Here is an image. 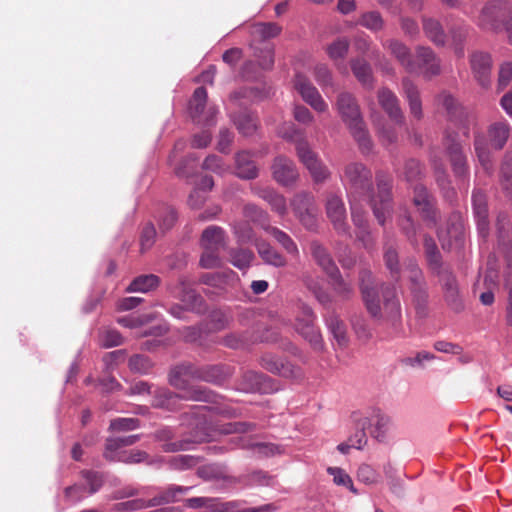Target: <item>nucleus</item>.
Segmentation results:
<instances>
[{"label": "nucleus", "mask_w": 512, "mask_h": 512, "mask_svg": "<svg viewBox=\"0 0 512 512\" xmlns=\"http://www.w3.org/2000/svg\"><path fill=\"white\" fill-rule=\"evenodd\" d=\"M373 174L361 162L345 165L341 181L351 198L366 196L373 214L380 225H384L392 215V179L384 173L376 174V192L373 187Z\"/></svg>", "instance_id": "1"}, {"label": "nucleus", "mask_w": 512, "mask_h": 512, "mask_svg": "<svg viewBox=\"0 0 512 512\" xmlns=\"http://www.w3.org/2000/svg\"><path fill=\"white\" fill-rule=\"evenodd\" d=\"M359 281L363 302L371 318L377 322H385L397 327L401 322V305L395 288L391 285H381L380 292L384 297V312H382L379 291L372 285L371 271L362 269L359 273Z\"/></svg>", "instance_id": "2"}, {"label": "nucleus", "mask_w": 512, "mask_h": 512, "mask_svg": "<svg viewBox=\"0 0 512 512\" xmlns=\"http://www.w3.org/2000/svg\"><path fill=\"white\" fill-rule=\"evenodd\" d=\"M336 109L354 140L357 142L360 152L363 155L371 153L373 142L355 97L348 92L340 93L337 96Z\"/></svg>", "instance_id": "3"}, {"label": "nucleus", "mask_w": 512, "mask_h": 512, "mask_svg": "<svg viewBox=\"0 0 512 512\" xmlns=\"http://www.w3.org/2000/svg\"><path fill=\"white\" fill-rule=\"evenodd\" d=\"M473 21L483 31L499 32L504 27L512 45V2L509 0L487 1Z\"/></svg>", "instance_id": "4"}, {"label": "nucleus", "mask_w": 512, "mask_h": 512, "mask_svg": "<svg viewBox=\"0 0 512 512\" xmlns=\"http://www.w3.org/2000/svg\"><path fill=\"white\" fill-rule=\"evenodd\" d=\"M199 366L185 362L175 366L169 375L170 384L183 391V397L191 401L212 402L215 395L209 389L202 386L190 385V381H198Z\"/></svg>", "instance_id": "5"}, {"label": "nucleus", "mask_w": 512, "mask_h": 512, "mask_svg": "<svg viewBox=\"0 0 512 512\" xmlns=\"http://www.w3.org/2000/svg\"><path fill=\"white\" fill-rule=\"evenodd\" d=\"M315 320L316 316L312 308L302 303L299 306L294 326L297 333L308 341L315 350H320L323 346V340Z\"/></svg>", "instance_id": "6"}, {"label": "nucleus", "mask_w": 512, "mask_h": 512, "mask_svg": "<svg viewBox=\"0 0 512 512\" xmlns=\"http://www.w3.org/2000/svg\"><path fill=\"white\" fill-rule=\"evenodd\" d=\"M297 157L309 171L315 183H324L330 178L331 172L329 168L322 162L318 154L312 150L308 142H301L298 145Z\"/></svg>", "instance_id": "7"}, {"label": "nucleus", "mask_w": 512, "mask_h": 512, "mask_svg": "<svg viewBox=\"0 0 512 512\" xmlns=\"http://www.w3.org/2000/svg\"><path fill=\"white\" fill-rule=\"evenodd\" d=\"M325 211L337 234L350 237V226L347 222V211L342 197L333 192L328 193Z\"/></svg>", "instance_id": "8"}, {"label": "nucleus", "mask_w": 512, "mask_h": 512, "mask_svg": "<svg viewBox=\"0 0 512 512\" xmlns=\"http://www.w3.org/2000/svg\"><path fill=\"white\" fill-rule=\"evenodd\" d=\"M292 209L299 221L309 230L317 226L318 208L315 197L308 192L296 194L291 201Z\"/></svg>", "instance_id": "9"}, {"label": "nucleus", "mask_w": 512, "mask_h": 512, "mask_svg": "<svg viewBox=\"0 0 512 512\" xmlns=\"http://www.w3.org/2000/svg\"><path fill=\"white\" fill-rule=\"evenodd\" d=\"M415 74H420L426 79H431L441 73V59L428 46H417L415 59H413Z\"/></svg>", "instance_id": "10"}, {"label": "nucleus", "mask_w": 512, "mask_h": 512, "mask_svg": "<svg viewBox=\"0 0 512 512\" xmlns=\"http://www.w3.org/2000/svg\"><path fill=\"white\" fill-rule=\"evenodd\" d=\"M207 91L204 87H198L189 102V113L197 123L204 125L214 124L217 109L213 106L206 109Z\"/></svg>", "instance_id": "11"}, {"label": "nucleus", "mask_w": 512, "mask_h": 512, "mask_svg": "<svg viewBox=\"0 0 512 512\" xmlns=\"http://www.w3.org/2000/svg\"><path fill=\"white\" fill-rule=\"evenodd\" d=\"M413 204L417 207L422 219L428 226H435L438 221V212L435 208V199L421 184L414 187Z\"/></svg>", "instance_id": "12"}, {"label": "nucleus", "mask_w": 512, "mask_h": 512, "mask_svg": "<svg viewBox=\"0 0 512 512\" xmlns=\"http://www.w3.org/2000/svg\"><path fill=\"white\" fill-rule=\"evenodd\" d=\"M465 233V223L463 216L459 212H453L448 220L445 230L438 231V239L441 242L443 249H450L453 244L459 245L462 243Z\"/></svg>", "instance_id": "13"}, {"label": "nucleus", "mask_w": 512, "mask_h": 512, "mask_svg": "<svg viewBox=\"0 0 512 512\" xmlns=\"http://www.w3.org/2000/svg\"><path fill=\"white\" fill-rule=\"evenodd\" d=\"M433 273L439 278L447 303L454 310L459 311L462 308V302L459 295L458 282L451 268L445 266Z\"/></svg>", "instance_id": "14"}, {"label": "nucleus", "mask_w": 512, "mask_h": 512, "mask_svg": "<svg viewBox=\"0 0 512 512\" xmlns=\"http://www.w3.org/2000/svg\"><path fill=\"white\" fill-rule=\"evenodd\" d=\"M444 146L453 172L456 177H465L468 174V166L466 156L463 153L461 144L456 140L455 134L446 133L444 138Z\"/></svg>", "instance_id": "15"}, {"label": "nucleus", "mask_w": 512, "mask_h": 512, "mask_svg": "<svg viewBox=\"0 0 512 512\" xmlns=\"http://www.w3.org/2000/svg\"><path fill=\"white\" fill-rule=\"evenodd\" d=\"M260 365L267 371L285 378L299 379L303 375L300 367L271 354H264L260 359Z\"/></svg>", "instance_id": "16"}, {"label": "nucleus", "mask_w": 512, "mask_h": 512, "mask_svg": "<svg viewBox=\"0 0 512 512\" xmlns=\"http://www.w3.org/2000/svg\"><path fill=\"white\" fill-rule=\"evenodd\" d=\"M294 87L300 93L303 100L319 113L326 112L328 105L319 94L316 87L303 75H296Z\"/></svg>", "instance_id": "17"}, {"label": "nucleus", "mask_w": 512, "mask_h": 512, "mask_svg": "<svg viewBox=\"0 0 512 512\" xmlns=\"http://www.w3.org/2000/svg\"><path fill=\"white\" fill-rule=\"evenodd\" d=\"M273 178L283 186L294 184L299 178L297 167L293 160L280 155L277 156L272 164Z\"/></svg>", "instance_id": "18"}, {"label": "nucleus", "mask_w": 512, "mask_h": 512, "mask_svg": "<svg viewBox=\"0 0 512 512\" xmlns=\"http://www.w3.org/2000/svg\"><path fill=\"white\" fill-rule=\"evenodd\" d=\"M472 207L479 233L485 237L489 231V208L485 192L475 188L472 192Z\"/></svg>", "instance_id": "19"}, {"label": "nucleus", "mask_w": 512, "mask_h": 512, "mask_svg": "<svg viewBox=\"0 0 512 512\" xmlns=\"http://www.w3.org/2000/svg\"><path fill=\"white\" fill-rule=\"evenodd\" d=\"M175 297L185 305L188 311L202 313L205 310L203 298L188 285L183 277L179 279Z\"/></svg>", "instance_id": "20"}, {"label": "nucleus", "mask_w": 512, "mask_h": 512, "mask_svg": "<svg viewBox=\"0 0 512 512\" xmlns=\"http://www.w3.org/2000/svg\"><path fill=\"white\" fill-rule=\"evenodd\" d=\"M471 68L479 84L487 88L491 82L492 59L490 54L475 52L471 56Z\"/></svg>", "instance_id": "21"}, {"label": "nucleus", "mask_w": 512, "mask_h": 512, "mask_svg": "<svg viewBox=\"0 0 512 512\" xmlns=\"http://www.w3.org/2000/svg\"><path fill=\"white\" fill-rule=\"evenodd\" d=\"M383 47L398 61L406 72L413 74L416 65L413 64V56L410 48L403 42L390 39L383 42Z\"/></svg>", "instance_id": "22"}, {"label": "nucleus", "mask_w": 512, "mask_h": 512, "mask_svg": "<svg viewBox=\"0 0 512 512\" xmlns=\"http://www.w3.org/2000/svg\"><path fill=\"white\" fill-rule=\"evenodd\" d=\"M378 101L389 118L398 125L404 123V115L399 105V99L388 88H381L378 91Z\"/></svg>", "instance_id": "23"}, {"label": "nucleus", "mask_w": 512, "mask_h": 512, "mask_svg": "<svg viewBox=\"0 0 512 512\" xmlns=\"http://www.w3.org/2000/svg\"><path fill=\"white\" fill-rule=\"evenodd\" d=\"M310 251L318 266L328 275H337L338 267L327 248L317 240L310 243Z\"/></svg>", "instance_id": "24"}, {"label": "nucleus", "mask_w": 512, "mask_h": 512, "mask_svg": "<svg viewBox=\"0 0 512 512\" xmlns=\"http://www.w3.org/2000/svg\"><path fill=\"white\" fill-rule=\"evenodd\" d=\"M402 87L404 96L408 102L411 115L417 120L422 119V102L420 91L415 83L408 77L402 79Z\"/></svg>", "instance_id": "25"}, {"label": "nucleus", "mask_w": 512, "mask_h": 512, "mask_svg": "<svg viewBox=\"0 0 512 512\" xmlns=\"http://www.w3.org/2000/svg\"><path fill=\"white\" fill-rule=\"evenodd\" d=\"M200 243L203 249L221 250L225 247V231L219 226H208L202 232Z\"/></svg>", "instance_id": "26"}, {"label": "nucleus", "mask_w": 512, "mask_h": 512, "mask_svg": "<svg viewBox=\"0 0 512 512\" xmlns=\"http://www.w3.org/2000/svg\"><path fill=\"white\" fill-rule=\"evenodd\" d=\"M422 26L425 36L436 46L443 47L447 42V35L442 24L430 17H424Z\"/></svg>", "instance_id": "27"}, {"label": "nucleus", "mask_w": 512, "mask_h": 512, "mask_svg": "<svg viewBox=\"0 0 512 512\" xmlns=\"http://www.w3.org/2000/svg\"><path fill=\"white\" fill-rule=\"evenodd\" d=\"M182 400H186L183 397V391L181 393H174L167 389H158L154 396L152 405L156 408L174 411L180 408V402Z\"/></svg>", "instance_id": "28"}, {"label": "nucleus", "mask_w": 512, "mask_h": 512, "mask_svg": "<svg viewBox=\"0 0 512 512\" xmlns=\"http://www.w3.org/2000/svg\"><path fill=\"white\" fill-rule=\"evenodd\" d=\"M253 192L264 201H266L271 209L278 213L280 216H284L287 213V203L283 195L277 193L270 188H254Z\"/></svg>", "instance_id": "29"}, {"label": "nucleus", "mask_w": 512, "mask_h": 512, "mask_svg": "<svg viewBox=\"0 0 512 512\" xmlns=\"http://www.w3.org/2000/svg\"><path fill=\"white\" fill-rule=\"evenodd\" d=\"M236 174L243 179H253L257 177L258 170L252 155L248 151H241L235 156Z\"/></svg>", "instance_id": "30"}, {"label": "nucleus", "mask_w": 512, "mask_h": 512, "mask_svg": "<svg viewBox=\"0 0 512 512\" xmlns=\"http://www.w3.org/2000/svg\"><path fill=\"white\" fill-rule=\"evenodd\" d=\"M189 490L190 487L170 485L150 499L148 501V505L154 507L162 504L174 503L179 500L181 495L186 494Z\"/></svg>", "instance_id": "31"}, {"label": "nucleus", "mask_w": 512, "mask_h": 512, "mask_svg": "<svg viewBox=\"0 0 512 512\" xmlns=\"http://www.w3.org/2000/svg\"><path fill=\"white\" fill-rule=\"evenodd\" d=\"M325 322L337 343L340 346H346L348 335L344 321L334 311H331L325 316Z\"/></svg>", "instance_id": "32"}, {"label": "nucleus", "mask_w": 512, "mask_h": 512, "mask_svg": "<svg viewBox=\"0 0 512 512\" xmlns=\"http://www.w3.org/2000/svg\"><path fill=\"white\" fill-rule=\"evenodd\" d=\"M351 70L356 79L365 87H373V73L370 64L363 58H354L350 61Z\"/></svg>", "instance_id": "33"}, {"label": "nucleus", "mask_w": 512, "mask_h": 512, "mask_svg": "<svg viewBox=\"0 0 512 512\" xmlns=\"http://www.w3.org/2000/svg\"><path fill=\"white\" fill-rule=\"evenodd\" d=\"M423 246L428 266L432 272L445 267V265L442 263V256L437 247V244L431 236H424Z\"/></svg>", "instance_id": "34"}, {"label": "nucleus", "mask_w": 512, "mask_h": 512, "mask_svg": "<svg viewBox=\"0 0 512 512\" xmlns=\"http://www.w3.org/2000/svg\"><path fill=\"white\" fill-rule=\"evenodd\" d=\"M256 247L259 256L262 260L270 265L275 267H283L286 265L285 257L280 254L275 248H273L269 243L264 241H257Z\"/></svg>", "instance_id": "35"}, {"label": "nucleus", "mask_w": 512, "mask_h": 512, "mask_svg": "<svg viewBox=\"0 0 512 512\" xmlns=\"http://www.w3.org/2000/svg\"><path fill=\"white\" fill-rule=\"evenodd\" d=\"M243 216L247 221L262 227L266 232H268V228L272 227L269 224V215L267 212L255 204H245L243 207Z\"/></svg>", "instance_id": "36"}, {"label": "nucleus", "mask_w": 512, "mask_h": 512, "mask_svg": "<svg viewBox=\"0 0 512 512\" xmlns=\"http://www.w3.org/2000/svg\"><path fill=\"white\" fill-rule=\"evenodd\" d=\"M489 138L491 145L495 149H502L507 142L510 134V126L507 122H495L489 128Z\"/></svg>", "instance_id": "37"}, {"label": "nucleus", "mask_w": 512, "mask_h": 512, "mask_svg": "<svg viewBox=\"0 0 512 512\" xmlns=\"http://www.w3.org/2000/svg\"><path fill=\"white\" fill-rule=\"evenodd\" d=\"M240 442L242 448L252 449L258 456L268 457L282 453L281 447L273 443L255 442L242 437Z\"/></svg>", "instance_id": "38"}, {"label": "nucleus", "mask_w": 512, "mask_h": 512, "mask_svg": "<svg viewBox=\"0 0 512 512\" xmlns=\"http://www.w3.org/2000/svg\"><path fill=\"white\" fill-rule=\"evenodd\" d=\"M155 439L160 442H164L162 449L165 452H177L187 449L189 441H175L172 442L173 432L170 428H162L156 431Z\"/></svg>", "instance_id": "39"}, {"label": "nucleus", "mask_w": 512, "mask_h": 512, "mask_svg": "<svg viewBox=\"0 0 512 512\" xmlns=\"http://www.w3.org/2000/svg\"><path fill=\"white\" fill-rule=\"evenodd\" d=\"M469 30V25L463 20L457 21L449 27V36L456 53H463L462 46L468 36Z\"/></svg>", "instance_id": "40"}, {"label": "nucleus", "mask_w": 512, "mask_h": 512, "mask_svg": "<svg viewBox=\"0 0 512 512\" xmlns=\"http://www.w3.org/2000/svg\"><path fill=\"white\" fill-rule=\"evenodd\" d=\"M227 375L228 371L222 365L199 366L198 381L221 383Z\"/></svg>", "instance_id": "41"}, {"label": "nucleus", "mask_w": 512, "mask_h": 512, "mask_svg": "<svg viewBox=\"0 0 512 512\" xmlns=\"http://www.w3.org/2000/svg\"><path fill=\"white\" fill-rule=\"evenodd\" d=\"M356 432L349 437V442L356 449H362L367 444L366 429L372 426V420L368 417L355 418Z\"/></svg>", "instance_id": "42"}, {"label": "nucleus", "mask_w": 512, "mask_h": 512, "mask_svg": "<svg viewBox=\"0 0 512 512\" xmlns=\"http://www.w3.org/2000/svg\"><path fill=\"white\" fill-rule=\"evenodd\" d=\"M160 284V278L154 274L140 275L136 277L128 286V292H142L147 293Z\"/></svg>", "instance_id": "43"}, {"label": "nucleus", "mask_w": 512, "mask_h": 512, "mask_svg": "<svg viewBox=\"0 0 512 512\" xmlns=\"http://www.w3.org/2000/svg\"><path fill=\"white\" fill-rule=\"evenodd\" d=\"M156 219L160 231L165 233L176 224L178 215L173 207L163 205L158 209Z\"/></svg>", "instance_id": "44"}, {"label": "nucleus", "mask_w": 512, "mask_h": 512, "mask_svg": "<svg viewBox=\"0 0 512 512\" xmlns=\"http://www.w3.org/2000/svg\"><path fill=\"white\" fill-rule=\"evenodd\" d=\"M234 123L241 134L250 136L255 133L258 127V119L248 112H241L234 118Z\"/></svg>", "instance_id": "45"}, {"label": "nucleus", "mask_w": 512, "mask_h": 512, "mask_svg": "<svg viewBox=\"0 0 512 512\" xmlns=\"http://www.w3.org/2000/svg\"><path fill=\"white\" fill-rule=\"evenodd\" d=\"M278 135L283 139L295 144L296 154L298 155V145L301 142H308L305 132L297 128L293 123L282 125L278 130Z\"/></svg>", "instance_id": "46"}, {"label": "nucleus", "mask_w": 512, "mask_h": 512, "mask_svg": "<svg viewBox=\"0 0 512 512\" xmlns=\"http://www.w3.org/2000/svg\"><path fill=\"white\" fill-rule=\"evenodd\" d=\"M384 262L386 268L390 271L391 276L396 280L400 277V264L397 249L393 244L386 242L384 244Z\"/></svg>", "instance_id": "47"}, {"label": "nucleus", "mask_w": 512, "mask_h": 512, "mask_svg": "<svg viewBox=\"0 0 512 512\" xmlns=\"http://www.w3.org/2000/svg\"><path fill=\"white\" fill-rule=\"evenodd\" d=\"M268 233L287 251V253L298 257L299 250L294 240L284 231L277 227L268 228Z\"/></svg>", "instance_id": "48"}, {"label": "nucleus", "mask_w": 512, "mask_h": 512, "mask_svg": "<svg viewBox=\"0 0 512 512\" xmlns=\"http://www.w3.org/2000/svg\"><path fill=\"white\" fill-rule=\"evenodd\" d=\"M254 254L246 248H236L229 251L230 262L238 269H246L250 266Z\"/></svg>", "instance_id": "49"}, {"label": "nucleus", "mask_w": 512, "mask_h": 512, "mask_svg": "<svg viewBox=\"0 0 512 512\" xmlns=\"http://www.w3.org/2000/svg\"><path fill=\"white\" fill-rule=\"evenodd\" d=\"M358 23L373 32L381 31L384 27V20L377 11H369L362 14Z\"/></svg>", "instance_id": "50"}, {"label": "nucleus", "mask_w": 512, "mask_h": 512, "mask_svg": "<svg viewBox=\"0 0 512 512\" xmlns=\"http://www.w3.org/2000/svg\"><path fill=\"white\" fill-rule=\"evenodd\" d=\"M332 281V287L334 292L343 300H348L353 295V287L350 283L346 282L338 270L337 275L329 276Z\"/></svg>", "instance_id": "51"}, {"label": "nucleus", "mask_w": 512, "mask_h": 512, "mask_svg": "<svg viewBox=\"0 0 512 512\" xmlns=\"http://www.w3.org/2000/svg\"><path fill=\"white\" fill-rule=\"evenodd\" d=\"M349 45L350 43L347 38H338L327 47L326 51L332 60H342L348 53Z\"/></svg>", "instance_id": "52"}, {"label": "nucleus", "mask_w": 512, "mask_h": 512, "mask_svg": "<svg viewBox=\"0 0 512 512\" xmlns=\"http://www.w3.org/2000/svg\"><path fill=\"white\" fill-rule=\"evenodd\" d=\"M266 376L262 373L255 371H248L243 375V390L246 391H261L263 390V384L266 380Z\"/></svg>", "instance_id": "53"}, {"label": "nucleus", "mask_w": 512, "mask_h": 512, "mask_svg": "<svg viewBox=\"0 0 512 512\" xmlns=\"http://www.w3.org/2000/svg\"><path fill=\"white\" fill-rule=\"evenodd\" d=\"M128 366L132 372L147 374L152 369L153 363L149 357L142 354H135L130 357Z\"/></svg>", "instance_id": "54"}, {"label": "nucleus", "mask_w": 512, "mask_h": 512, "mask_svg": "<svg viewBox=\"0 0 512 512\" xmlns=\"http://www.w3.org/2000/svg\"><path fill=\"white\" fill-rule=\"evenodd\" d=\"M234 234L240 243H248L254 239V231L247 220H240L233 225Z\"/></svg>", "instance_id": "55"}, {"label": "nucleus", "mask_w": 512, "mask_h": 512, "mask_svg": "<svg viewBox=\"0 0 512 512\" xmlns=\"http://www.w3.org/2000/svg\"><path fill=\"white\" fill-rule=\"evenodd\" d=\"M496 278L497 274L495 272H489L484 277V285L487 287V291L480 294V301L484 305H491L494 302L493 290L497 287Z\"/></svg>", "instance_id": "56"}, {"label": "nucleus", "mask_w": 512, "mask_h": 512, "mask_svg": "<svg viewBox=\"0 0 512 512\" xmlns=\"http://www.w3.org/2000/svg\"><path fill=\"white\" fill-rule=\"evenodd\" d=\"M374 417L375 422L372 423L374 428L371 430V435L378 441H383L390 424V418L381 413L375 414Z\"/></svg>", "instance_id": "57"}, {"label": "nucleus", "mask_w": 512, "mask_h": 512, "mask_svg": "<svg viewBox=\"0 0 512 512\" xmlns=\"http://www.w3.org/2000/svg\"><path fill=\"white\" fill-rule=\"evenodd\" d=\"M354 198L350 199V206H351V217L354 225L356 226L357 230H363V233L365 232L367 234V237H369V225L367 221V217L365 212L360 211L356 204H355Z\"/></svg>", "instance_id": "58"}, {"label": "nucleus", "mask_w": 512, "mask_h": 512, "mask_svg": "<svg viewBox=\"0 0 512 512\" xmlns=\"http://www.w3.org/2000/svg\"><path fill=\"white\" fill-rule=\"evenodd\" d=\"M205 512H233L237 502H222L219 498L206 497Z\"/></svg>", "instance_id": "59"}, {"label": "nucleus", "mask_w": 512, "mask_h": 512, "mask_svg": "<svg viewBox=\"0 0 512 512\" xmlns=\"http://www.w3.org/2000/svg\"><path fill=\"white\" fill-rule=\"evenodd\" d=\"M282 31V27L274 22L258 23L254 26V32L263 39L277 37Z\"/></svg>", "instance_id": "60"}, {"label": "nucleus", "mask_w": 512, "mask_h": 512, "mask_svg": "<svg viewBox=\"0 0 512 512\" xmlns=\"http://www.w3.org/2000/svg\"><path fill=\"white\" fill-rule=\"evenodd\" d=\"M256 425L251 422H230L221 425L218 429L222 434L246 433L255 430Z\"/></svg>", "instance_id": "61"}, {"label": "nucleus", "mask_w": 512, "mask_h": 512, "mask_svg": "<svg viewBox=\"0 0 512 512\" xmlns=\"http://www.w3.org/2000/svg\"><path fill=\"white\" fill-rule=\"evenodd\" d=\"M156 230L153 223H147L141 232L140 236V247L141 252L144 253L149 250L155 243Z\"/></svg>", "instance_id": "62"}, {"label": "nucleus", "mask_w": 512, "mask_h": 512, "mask_svg": "<svg viewBox=\"0 0 512 512\" xmlns=\"http://www.w3.org/2000/svg\"><path fill=\"white\" fill-rule=\"evenodd\" d=\"M403 175L405 180L409 183L420 179L422 175V166L420 162L415 159L407 160L405 162Z\"/></svg>", "instance_id": "63"}, {"label": "nucleus", "mask_w": 512, "mask_h": 512, "mask_svg": "<svg viewBox=\"0 0 512 512\" xmlns=\"http://www.w3.org/2000/svg\"><path fill=\"white\" fill-rule=\"evenodd\" d=\"M501 183L503 188L512 195V157H506L501 166Z\"/></svg>", "instance_id": "64"}]
</instances>
